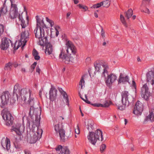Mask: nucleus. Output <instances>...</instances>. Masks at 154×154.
<instances>
[{
    "instance_id": "f257e3e1",
    "label": "nucleus",
    "mask_w": 154,
    "mask_h": 154,
    "mask_svg": "<svg viewBox=\"0 0 154 154\" xmlns=\"http://www.w3.org/2000/svg\"><path fill=\"white\" fill-rule=\"evenodd\" d=\"M66 47L62 48L59 54V59H61L66 64L70 62H73L77 58V49L73 43L70 41L66 43Z\"/></svg>"
},
{
    "instance_id": "f03ea898",
    "label": "nucleus",
    "mask_w": 154,
    "mask_h": 154,
    "mask_svg": "<svg viewBox=\"0 0 154 154\" xmlns=\"http://www.w3.org/2000/svg\"><path fill=\"white\" fill-rule=\"evenodd\" d=\"M14 94H16L18 99H21L22 101L25 102L27 99H28V103L31 106L30 109V112H31V109L33 108L34 104V98L31 95L32 91L28 88L21 89L19 84H16L14 87Z\"/></svg>"
},
{
    "instance_id": "7ed1b4c3",
    "label": "nucleus",
    "mask_w": 154,
    "mask_h": 154,
    "mask_svg": "<svg viewBox=\"0 0 154 154\" xmlns=\"http://www.w3.org/2000/svg\"><path fill=\"white\" fill-rule=\"evenodd\" d=\"M101 66L103 68L102 76H103L105 78V81L106 85L109 87H110L112 83L116 80L117 76L113 73H111L108 75V70L109 68L108 64L105 63H100L98 61H96L94 63L95 71L100 72L102 70Z\"/></svg>"
},
{
    "instance_id": "20e7f679",
    "label": "nucleus",
    "mask_w": 154,
    "mask_h": 154,
    "mask_svg": "<svg viewBox=\"0 0 154 154\" xmlns=\"http://www.w3.org/2000/svg\"><path fill=\"white\" fill-rule=\"evenodd\" d=\"M11 3V7L9 11V17L11 18L14 19L17 17L19 21L20 22V25L23 28H25L27 25L23 15L24 13H22L20 15L18 12V8L14 0H10Z\"/></svg>"
},
{
    "instance_id": "39448f33",
    "label": "nucleus",
    "mask_w": 154,
    "mask_h": 154,
    "mask_svg": "<svg viewBox=\"0 0 154 154\" xmlns=\"http://www.w3.org/2000/svg\"><path fill=\"white\" fill-rule=\"evenodd\" d=\"M36 21L37 22V27L34 31L36 38H41V37H44V29L46 28V25L45 24L43 20H41L36 16Z\"/></svg>"
},
{
    "instance_id": "423d86ee",
    "label": "nucleus",
    "mask_w": 154,
    "mask_h": 154,
    "mask_svg": "<svg viewBox=\"0 0 154 154\" xmlns=\"http://www.w3.org/2000/svg\"><path fill=\"white\" fill-rule=\"evenodd\" d=\"M102 134V131L99 129H97L95 132L89 131L87 138L89 142L92 144L95 145L97 140L101 141L103 140Z\"/></svg>"
},
{
    "instance_id": "0eeeda50",
    "label": "nucleus",
    "mask_w": 154,
    "mask_h": 154,
    "mask_svg": "<svg viewBox=\"0 0 154 154\" xmlns=\"http://www.w3.org/2000/svg\"><path fill=\"white\" fill-rule=\"evenodd\" d=\"M42 130L38 128L36 131L34 130H30L27 135V141L30 143H34L40 138L42 133Z\"/></svg>"
},
{
    "instance_id": "6e6552de",
    "label": "nucleus",
    "mask_w": 154,
    "mask_h": 154,
    "mask_svg": "<svg viewBox=\"0 0 154 154\" xmlns=\"http://www.w3.org/2000/svg\"><path fill=\"white\" fill-rule=\"evenodd\" d=\"M16 100L12 99L11 95L8 91L3 92L0 94V106L3 107L8 104H13Z\"/></svg>"
},
{
    "instance_id": "1a4fd4ad",
    "label": "nucleus",
    "mask_w": 154,
    "mask_h": 154,
    "mask_svg": "<svg viewBox=\"0 0 154 154\" xmlns=\"http://www.w3.org/2000/svg\"><path fill=\"white\" fill-rule=\"evenodd\" d=\"M129 95L128 92L126 91H123L121 94L122 102L123 105L118 106V108L121 110L124 109L126 106H128L130 104L133 103L134 99L131 98L128 100V97Z\"/></svg>"
},
{
    "instance_id": "9d476101",
    "label": "nucleus",
    "mask_w": 154,
    "mask_h": 154,
    "mask_svg": "<svg viewBox=\"0 0 154 154\" xmlns=\"http://www.w3.org/2000/svg\"><path fill=\"white\" fill-rule=\"evenodd\" d=\"M24 28L22 27V32L21 33V38L20 41L19 42L17 48L15 49L17 50L19 47L22 46L23 48L26 45V44L29 38V33L28 29L25 30Z\"/></svg>"
},
{
    "instance_id": "9b49d317",
    "label": "nucleus",
    "mask_w": 154,
    "mask_h": 154,
    "mask_svg": "<svg viewBox=\"0 0 154 154\" xmlns=\"http://www.w3.org/2000/svg\"><path fill=\"white\" fill-rule=\"evenodd\" d=\"M2 114L3 119L6 122V125H11L13 121V118L10 112L8 111L3 110Z\"/></svg>"
},
{
    "instance_id": "f8f14e48",
    "label": "nucleus",
    "mask_w": 154,
    "mask_h": 154,
    "mask_svg": "<svg viewBox=\"0 0 154 154\" xmlns=\"http://www.w3.org/2000/svg\"><path fill=\"white\" fill-rule=\"evenodd\" d=\"M140 93L142 97L147 100L150 96V93L146 83L143 85L141 88Z\"/></svg>"
},
{
    "instance_id": "ddd939ff",
    "label": "nucleus",
    "mask_w": 154,
    "mask_h": 154,
    "mask_svg": "<svg viewBox=\"0 0 154 154\" xmlns=\"http://www.w3.org/2000/svg\"><path fill=\"white\" fill-rule=\"evenodd\" d=\"M143 110V105L142 103L138 101L135 103L133 113L137 116L140 115Z\"/></svg>"
},
{
    "instance_id": "4468645a",
    "label": "nucleus",
    "mask_w": 154,
    "mask_h": 154,
    "mask_svg": "<svg viewBox=\"0 0 154 154\" xmlns=\"http://www.w3.org/2000/svg\"><path fill=\"white\" fill-rule=\"evenodd\" d=\"M146 81L148 84H151L152 86L154 85V71H150L146 74Z\"/></svg>"
},
{
    "instance_id": "2eb2a0df",
    "label": "nucleus",
    "mask_w": 154,
    "mask_h": 154,
    "mask_svg": "<svg viewBox=\"0 0 154 154\" xmlns=\"http://www.w3.org/2000/svg\"><path fill=\"white\" fill-rule=\"evenodd\" d=\"M11 41L9 39L6 38H3L2 39L0 48L3 50H6L9 47Z\"/></svg>"
},
{
    "instance_id": "dca6fc26",
    "label": "nucleus",
    "mask_w": 154,
    "mask_h": 154,
    "mask_svg": "<svg viewBox=\"0 0 154 154\" xmlns=\"http://www.w3.org/2000/svg\"><path fill=\"white\" fill-rule=\"evenodd\" d=\"M2 146L5 150L8 151L10 148L11 143L9 139L4 137L1 141Z\"/></svg>"
},
{
    "instance_id": "f3484780",
    "label": "nucleus",
    "mask_w": 154,
    "mask_h": 154,
    "mask_svg": "<svg viewBox=\"0 0 154 154\" xmlns=\"http://www.w3.org/2000/svg\"><path fill=\"white\" fill-rule=\"evenodd\" d=\"M24 130V127L23 124H17L15 128H13L12 130L14 131L18 135H21Z\"/></svg>"
},
{
    "instance_id": "a211bd4d",
    "label": "nucleus",
    "mask_w": 154,
    "mask_h": 154,
    "mask_svg": "<svg viewBox=\"0 0 154 154\" xmlns=\"http://www.w3.org/2000/svg\"><path fill=\"white\" fill-rule=\"evenodd\" d=\"M59 128V126H58ZM66 131L63 129V127L61 126V128H58V133L59 135L60 141L62 142H65L66 140Z\"/></svg>"
},
{
    "instance_id": "6ab92c4d",
    "label": "nucleus",
    "mask_w": 154,
    "mask_h": 154,
    "mask_svg": "<svg viewBox=\"0 0 154 154\" xmlns=\"http://www.w3.org/2000/svg\"><path fill=\"white\" fill-rule=\"evenodd\" d=\"M129 81V77L128 76L124 73H120L118 79V83H125Z\"/></svg>"
},
{
    "instance_id": "aec40b11",
    "label": "nucleus",
    "mask_w": 154,
    "mask_h": 154,
    "mask_svg": "<svg viewBox=\"0 0 154 154\" xmlns=\"http://www.w3.org/2000/svg\"><path fill=\"white\" fill-rule=\"evenodd\" d=\"M58 154H70V151L68 148L65 146L58 145Z\"/></svg>"
},
{
    "instance_id": "412c9836",
    "label": "nucleus",
    "mask_w": 154,
    "mask_h": 154,
    "mask_svg": "<svg viewBox=\"0 0 154 154\" xmlns=\"http://www.w3.org/2000/svg\"><path fill=\"white\" fill-rule=\"evenodd\" d=\"M57 90L54 87H52L49 91V98L51 100H54L57 96Z\"/></svg>"
},
{
    "instance_id": "4be33fe9",
    "label": "nucleus",
    "mask_w": 154,
    "mask_h": 154,
    "mask_svg": "<svg viewBox=\"0 0 154 154\" xmlns=\"http://www.w3.org/2000/svg\"><path fill=\"white\" fill-rule=\"evenodd\" d=\"M58 91L60 94V96H62L63 98L66 100V104L69 106V98L66 93L61 88H58Z\"/></svg>"
},
{
    "instance_id": "5701e85b",
    "label": "nucleus",
    "mask_w": 154,
    "mask_h": 154,
    "mask_svg": "<svg viewBox=\"0 0 154 154\" xmlns=\"http://www.w3.org/2000/svg\"><path fill=\"white\" fill-rule=\"evenodd\" d=\"M38 44L41 46H45L47 44L49 43L48 42L47 37L45 36L43 37H41V38H38Z\"/></svg>"
},
{
    "instance_id": "b1692460",
    "label": "nucleus",
    "mask_w": 154,
    "mask_h": 154,
    "mask_svg": "<svg viewBox=\"0 0 154 154\" xmlns=\"http://www.w3.org/2000/svg\"><path fill=\"white\" fill-rule=\"evenodd\" d=\"M154 109L150 111L149 114L146 116L144 119V122H146L148 120H150L151 122L154 121Z\"/></svg>"
},
{
    "instance_id": "393cba45",
    "label": "nucleus",
    "mask_w": 154,
    "mask_h": 154,
    "mask_svg": "<svg viewBox=\"0 0 154 154\" xmlns=\"http://www.w3.org/2000/svg\"><path fill=\"white\" fill-rule=\"evenodd\" d=\"M45 53L46 54L49 55L51 54L53 51L52 45L50 43L47 44L45 46Z\"/></svg>"
},
{
    "instance_id": "a878e982",
    "label": "nucleus",
    "mask_w": 154,
    "mask_h": 154,
    "mask_svg": "<svg viewBox=\"0 0 154 154\" xmlns=\"http://www.w3.org/2000/svg\"><path fill=\"white\" fill-rule=\"evenodd\" d=\"M7 0H5L4 1L3 7L0 10V17L6 14L7 12V8L5 5V3Z\"/></svg>"
},
{
    "instance_id": "bb28decb",
    "label": "nucleus",
    "mask_w": 154,
    "mask_h": 154,
    "mask_svg": "<svg viewBox=\"0 0 154 154\" xmlns=\"http://www.w3.org/2000/svg\"><path fill=\"white\" fill-rule=\"evenodd\" d=\"M36 111H38L39 112V113L38 115H37L35 116V121L36 123V125H38L40 124V115L41 114V111L38 109H36L35 110H34L33 111L34 114L35 113Z\"/></svg>"
},
{
    "instance_id": "cd10ccee",
    "label": "nucleus",
    "mask_w": 154,
    "mask_h": 154,
    "mask_svg": "<svg viewBox=\"0 0 154 154\" xmlns=\"http://www.w3.org/2000/svg\"><path fill=\"white\" fill-rule=\"evenodd\" d=\"M125 17L128 19H129L133 14V11L131 9H129L124 13Z\"/></svg>"
},
{
    "instance_id": "c85d7f7f",
    "label": "nucleus",
    "mask_w": 154,
    "mask_h": 154,
    "mask_svg": "<svg viewBox=\"0 0 154 154\" xmlns=\"http://www.w3.org/2000/svg\"><path fill=\"white\" fill-rule=\"evenodd\" d=\"M51 35H55L56 37L58 35V29L57 26L54 27V28H52L51 29Z\"/></svg>"
},
{
    "instance_id": "c756f323",
    "label": "nucleus",
    "mask_w": 154,
    "mask_h": 154,
    "mask_svg": "<svg viewBox=\"0 0 154 154\" xmlns=\"http://www.w3.org/2000/svg\"><path fill=\"white\" fill-rule=\"evenodd\" d=\"M32 54L35 59L36 60H38L40 58V57L38 55L37 51L35 49L32 51Z\"/></svg>"
},
{
    "instance_id": "7c9ffc66",
    "label": "nucleus",
    "mask_w": 154,
    "mask_h": 154,
    "mask_svg": "<svg viewBox=\"0 0 154 154\" xmlns=\"http://www.w3.org/2000/svg\"><path fill=\"white\" fill-rule=\"evenodd\" d=\"M111 0H106L102 2L103 7L106 8H108L110 6Z\"/></svg>"
},
{
    "instance_id": "2f4dec72",
    "label": "nucleus",
    "mask_w": 154,
    "mask_h": 154,
    "mask_svg": "<svg viewBox=\"0 0 154 154\" xmlns=\"http://www.w3.org/2000/svg\"><path fill=\"white\" fill-rule=\"evenodd\" d=\"M112 102L109 100H106L104 104H102V107H107L111 104Z\"/></svg>"
},
{
    "instance_id": "473e14b6",
    "label": "nucleus",
    "mask_w": 154,
    "mask_h": 154,
    "mask_svg": "<svg viewBox=\"0 0 154 154\" xmlns=\"http://www.w3.org/2000/svg\"><path fill=\"white\" fill-rule=\"evenodd\" d=\"M94 125V123L93 121L91 120L90 121L88 122V127L87 128V129L89 130L90 129V128L92 130L93 129V125Z\"/></svg>"
},
{
    "instance_id": "72a5a7b5",
    "label": "nucleus",
    "mask_w": 154,
    "mask_h": 154,
    "mask_svg": "<svg viewBox=\"0 0 154 154\" xmlns=\"http://www.w3.org/2000/svg\"><path fill=\"white\" fill-rule=\"evenodd\" d=\"M12 65V63L10 62H9L8 63L6 64L5 66L4 67V69L5 70H11V66Z\"/></svg>"
},
{
    "instance_id": "f704fd0d",
    "label": "nucleus",
    "mask_w": 154,
    "mask_h": 154,
    "mask_svg": "<svg viewBox=\"0 0 154 154\" xmlns=\"http://www.w3.org/2000/svg\"><path fill=\"white\" fill-rule=\"evenodd\" d=\"M120 20L122 23L124 25V26L125 27H127V24L125 20V18L124 16L122 14L120 15Z\"/></svg>"
},
{
    "instance_id": "c9c22d12",
    "label": "nucleus",
    "mask_w": 154,
    "mask_h": 154,
    "mask_svg": "<svg viewBox=\"0 0 154 154\" xmlns=\"http://www.w3.org/2000/svg\"><path fill=\"white\" fill-rule=\"evenodd\" d=\"M53 122H54V130L56 133H57L58 129V127H57V121L56 119H53Z\"/></svg>"
},
{
    "instance_id": "e433bc0d",
    "label": "nucleus",
    "mask_w": 154,
    "mask_h": 154,
    "mask_svg": "<svg viewBox=\"0 0 154 154\" xmlns=\"http://www.w3.org/2000/svg\"><path fill=\"white\" fill-rule=\"evenodd\" d=\"M150 1V0H143L141 6L143 7L146 6L149 4Z\"/></svg>"
},
{
    "instance_id": "4c0bfd02",
    "label": "nucleus",
    "mask_w": 154,
    "mask_h": 154,
    "mask_svg": "<svg viewBox=\"0 0 154 154\" xmlns=\"http://www.w3.org/2000/svg\"><path fill=\"white\" fill-rule=\"evenodd\" d=\"M102 6H103V3L102 2H101L100 3L94 5L91 8H97L100 7Z\"/></svg>"
},
{
    "instance_id": "58836bf2",
    "label": "nucleus",
    "mask_w": 154,
    "mask_h": 154,
    "mask_svg": "<svg viewBox=\"0 0 154 154\" xmlns=\"http://www.w3.org/2000/svg\"><path fill=\"white\" fill-rule=\"evenodd\" d=\"M84 76H82V77L81 79L79 82V85H81V88H82L83 85V84L85 83V81L84 80Z\"/></svg>"
},
{
    "instance_id": "ea45409f",
    "label": "nucleus",
    "mask_w": 154,
    "mask_h": 154,
    "mask_svg": "<svg viewBox=\"0 0 154 154\" xmlns=\"http://www.w3.org/2000/svg\"><path fill=\"white\" fill-rule=\"evenodd\" d=\"M80 98L82 99L85 102L88 104H91V102L89 101L88 100L87 95L86 94L85 95V99H84L80 95Z\"/></svg>"
},
{
    "instance_id": "a19ab883",
    "label": "nucleus",
    "mask_w": 154,
    "mask_h": 154,
    "mask_svg": "<svg viewBox=\"0 0 154 154\" xmlns=\"http://www.w3.org/2000/svg\"><path fill=\"white\" fill-rule=\"evenodd\" d=\"M106 147V145L105 144H102L100 146V151L101 152H103L105 149Z\"/></svg>"
},
{
    "instance_id": "79ce46f5",
    "label": "nucleus",
    "mask_w": 154,
    "mask_h": 154,
    "mask_svg": "<svg viewBox=\"0 0 154 154\" xmlns=\"http://www.w3.org/2000/svg\"><path fill=\"white\" fill-rule=\"evenodd\" d=\"M46 20L51 25V27H52L54 24V23L52 20H50L48 17H46Z\"/></svg>"
},
{
    "instance_id": "37998d69",
    "label": "nucleus",
    "mask_w": 154,
    "mask_h": 154,
    "mask_svg": "<svg viewBox=\"0 0 154 154\" xmlns=\"http://www.w3.org/2000/svg\"><path fill=\"white\" fill-rule=\"evenodd\" d=\"M100 27L101 29V35L102 37L103 38L104 41H105V32L103 30L102 27L101 26H100Z\"/></svg>"
},
{
    "instance_id": "c03bdc74",
    "label": "nucleus",
    "mask_w": 154,
    "mask_h": 154,
    "mask_svg": "<svg viewBox=\"0 0 154 154\" xmlns=\"http://www.w3.org/2000/svg\"><path fill=\"white\" fill-rule=\"evenodd\" d=\"M4 26L2 24H0V36L2 34L4 30Z\"/></svg>"
},
{
    "instance_id": "a18cd8bd",
    "label": "nucleus",
    "mask_w": 154,
    "mask_h": 154,
    "mask_svg": "<svg viewBox=\"0 0 154 154\" xmlns=\"http://www.w3.org/2000/svg\"><path fill=\"white\" fill-rule=\"evenodd\" d=\"M78 6L80 9H83L84 10H85V11H86L88 9V8L86 6H83L82 4H79L78 5Z\"/></svg>"
},
{
    "instance_id": "49530a36",
    "label": "nucleus",
    "mask_w": 154,
    "mask_h": 154,
    "mask_svg": "<svg viewBox=\"0 0 154 154\" xmlns=\"http://www.w3.org/2000/svg\"><path fill=\"white\" fill-rule=\"evenodd\" d=\"M90 104H91L92 106L94 107H102L101 105L102 104L100 103H91Z\"/></svg>"
},
{
    "instance_id": "de8ad7c7",
    "label": "nucleus",
    "mask_w": 154,
    "mask_h": 154,
    "mask_svg": "<svg viewBox=\"0 0 154 154\" xmlns=\"http://www.w3.org/2000/svg\"><path fill=\"white\" fill-rule=\"evenodd\" d=\"M37 64V62H35L31 66V70L32 71L35 69L36 65Z\"/></svg>"
},
{
    "instance_id": "09e8293b",
    "label": "nucleus",
    "mask_w": 154,
    "mask_h": 154,
    "mask_svg": "<svg viewBox=\"0 0 154 154\" xmlns=\"http://www.w3.org/2000/svg\"><path fill=\"white\" fill-rule=\"evenodd\" d=\"M76 128H77L75 129V133L76 134H79L80 133V130L78 125H77Z\"/></svg>"
},
{
    "instance_id": "8fccbe9b",
    "label": "nucleus",
    "mask_w": 154,
    "mask_h": 154,
    "mask_svg": "<svg viewBox=\"0 0 154 154\" xmlns=\"http://www.w3.org/2000/svg\"><path fill=\"white\" fill-rule=\"evenodd\" d=\"M141 11L142 12H145L146 13H147L148 14H150V11L149 10V9L147 8H146V9L145 10H142Z\"/></svg>"
},
{
    "instance_id": "3c124183",
    "label": "nucleus",
    "mask_w": 154,
    "mask_h": 154,
    "mask_svg": "<svg viewBox=\"0 0 154 154\" xmlns=\"http://www.w3.org/2000/svg\"><path fill=\"white\" fill-rule=\"evenodd\" d=\"M132 85L135 89H136V85L135 81L134 80H133L132 81Z\"/></svg>"
},
{
    "instance_id": "603ef678",
    "label": "nucleus",
    "mask_w": 154,
    "mask_h": 154,
    "mask_svg": "<svg viewBox=\"0 0 154 154\" xmlns=\"http://www.w3.org/2000/svg\"><path fill=\"white\" fill-rule=\"evenodd\" d=\"M43 89L42 88L40 89V90L39 92V94L40 97H41V95L42 94V91H43Z\"/></svg>"
},
{
    "instance_id": "864d4df0",
    "label": "nucleus",
    "mask_w": 154,
    "mask_h": 154,
    "mask_svg": "<svg viewBox=\"0 0 154 154\" xmlns=\"http://www.w3.org/2000/svg\"><path fill=\"white\" fill-rule=\"evenodd\" d=\"M12 65H13L15 67H16L18 66V64L16 62L12 63Z\"/></svg>"
},
{
    "instance_id": "5fc2aeb1",
    "label": "nucleus",
    "mask_w": 154,
    "mask_h": 154,
    "mask_svg": "<svg viewBox=\"0 0 154 154\" xmlns=\"http://www.w3.org/2000/svg\"><path fill=\"white\" fill-rule=\"evenodd\" d=\"M91 61V59L90 57H88L86 59V61L87 62H90Z\"/></svg>"
},
{
    "instance_id": "6e6d98bb",
    "label": "nucleus",
    "mask_w": 154,
    "mask_h": 154,
    "mask_svg": "<svg viewBox=\"0 0 154 154\" xmlns=\"http://www.w3.org/2000/svg\"><path fill=\"white\" fill-rule=\"evenodd\" d=\"M36 71L37 72H38L39 74L40 73V69L38 67H37L36 68Z\"/></svg>"
},
{
    "instance_id": "4d7b16f0",
    "label": "nucleus",
    "mask_w": 154,
    "mask_h": 154,
    "mask_svg": "<svg viewBox=\"0 0 154 154\" xmlns=\"http://www.w3.org/2000/svg\"><path fill=\"white\" fill-rule=\"evenodd\" d=\"M25 15H26V19L27 20V21H28V17L27 15V12L26 11H25Z\"/></svg>"
},
{
    "instance_id": "13d9d810",
    "label": "nucleus",
    "mask_w": 154,
    "mask_h": 154,
    "mask_svg": "<svg viewBox=\"0 0 154 154\" xmlns=\"http://www.w3.org/2000/svg\"><path fill=\"white\" fill-rule=\"evenodd\" d=\"M73 1H74V4H77L79 2L78 0H73Z\"/></svg>"
},
{
    "instance_id": "bf43d9fd",
    "label": "nucleus",
    "mask_w": 154,
    "mask_h": 154,
    "mask_svg": "<svg viewBox=\"0 0 154 154\" xmlns=\"http://www.w3.org/2000/svg\"><path fill=\"white\" fill-rule=\"evenodd\" d=\"M94 15L95 17L96 18H97L98 17V14L96 11H95L94 13Z\"/></svg>"
},
{
    "instance_id": "052dcab7",
    "label": "nucleus",
    "mask_w": 154,
    "mask_h": 154,
    "mask_svg": "<svg viewBox=\"0 0 154 154\" xmlns=\"http://www.w3.org/2000/svg\"><path fill=\"white\" fill-rule=\"evenodd\" d=\"M21 71L22 72H26V70H25V68H22L21 69Z\"/></svg>"
},
{
    "instance_id": "680f3d73",
    "label": "nucleus",
    "mask_w": 154,
    "mask_h": 154,
    "mask_svg": "<svg viewBox=\"0 0 154 154\" xmlns=\"http://www.w3.org/2000/svg\"><path fill=\"white\" fill-rule=\"evenodd\" d=\"M59 117L60 118V119H61L62 120L64 119V116L63 115L62 116H59Z\"/></svg>"
},
{
    "instance_id": "e2e57ef3",
    "label": "nucleus",
    "mask_w": 154,
    "mask_h": 154,
    "mask_svg": "<svg viewBox=\"0 0 154 154\" xmlns=\"http://www.w3.org/2000/svg\"><path fill=\"white\" fill-rule=\"evenodd\" d=\"M70 14H71V13H70V12H68V13L67 14H66V17H67V18L69 16H70Z\"/></svg>"
},
{
    "instance_id": "0e129e2a",
    "label": "nucleus",
    "mask_w": 154,
    "mask_h": 154,
    "mask_svg": "<svg viewBox=\"0 0 154 154\" xmlns=\"http://www.w3.org/2000/svg\"><path fill=\"white\" fill-rule=\"evenodd\" d=\"M79 109H80V112L81 113V115L82 116H84V114H83V113H82V111L81 110L80 107Z\"/></svg>"
},
{
    "instance_id": "69168bd1",
    "label": "nucleus",
    "mask_w": 154,
    "mask_h": 154,
    "mask_svg": "<svg viewBox=\"0 0 154 154\" xmlns=\"http://www.w3.org/2000/svg\"><path fill=\"white\" fill-rule=\"evenodd\" d=\"M124 120L125 122V125H126L128 122V121L126 119H125Z\"/></svg>"
},
{
    "instance_id": "338daca9",
    "label": "nucleus",
    "mask_w": 154,
    "mask_h": 154,
    "mask_svg": "<svg viewBox=\"0 0 154 154\" xmlns=\"http://www.w3.org/2000/svg\"><path fill=\"white\" fill-rule=\"evenodd\" d=\"M132 17L133 20H134L136 18V16L135 15H134L132 16Z\"/></svg>"
},
{
    "instance_id": "774afa93",
    "label": "nucleus",
    "mask_w": 154,
    "mask_h": 154,
    "mask_svg": "<svg viewBox=\"0 0 154 154\" xmlns=\"http://www.w3.org/2000/svg\"><path fill=\"white\" fill-rule=\"evenodd\" d=\"M106 43L105 42H104L103 43V45L104 46H106Z\"/></svg>"
}]
</instances>
